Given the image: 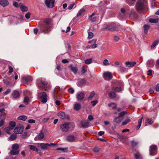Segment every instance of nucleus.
Masks as SVG:
<instances>
[{
	"label": "nucleus",
	"instance_id": "19",
	"mask_svg": "<svg viewBox=\"0 0 159 159\" xmlns=\"http://www.w3.org/2000/svg\"><path fill=\"white\" fill-rule=\"evenodd\" d=\"M12 95L13 97L15 98H18L20 96V94L18 91L15 90L12 93Z\"/></svg>",
	"mask_w": 159,
	"mask_h": 159
},
{
	"label": "nucleus",
	"instance_id": "14",
	"mask_svg": "<svg viewBox=\"0 0 159 159\" xmlns=\"http://www.w3.org/2000/svg\"><path fill=\"white\" fill-rule=\"evenodd\" d=\"M136 63V62L135 61L131 62L129 61H127L125 62V65L126 66L128 67H132Z\"/></svg>",
	"mask_w": 159,
	"mask_h": 159
},
{
	"label": "nucleus",
	"instance_id": "59",
	"mask_svg": "<svg viewBox=\"0 0 159 159\" xmlns=\"http://www.w3.org/2000/svg\"><path fill=\"white\" fill-rule=\"evenodd\" d=\"M30 12H28L25 15V17L26 19H28L30 17Z\"/></svg>",
	"mask_w": 159,
	"mask_h": 159
},
{
	"label": "nucleus",
	"instance_id": "53",
	"mask_svg": "<svg viewBox=\"0 0 159 159\" xmlns=\"http://www.w3.org/2000/svg\"><path fill=\"white\" fill-rule=\"evenodd\" d=\"M8 68H9L8 73L11 74L13 71V68L11 66H9Z\"/></svg>",
	"mask_w": 159,
	"mask_h": 159
},
{
	"label": "nucleus",
	"instance_id": "21",
	"mask_svg": "<svg viewBox=\"0 0 159 159\" xmlns=\"http://www.w3.org/2000/svg\"><path fill=\"white\" fill-rule=\"evenodd\" d=\"M95 15V13H93L90 16V20L92 22L95 21L97 19V17L96 16H94L93 17V16Z\"/></svg>",
	"mask_w": 159,
	"mask_h": 159
},
{
	"label": "nucleus",
	"instance_id": "11",
	"mask_svg": "<svg viewBox=\"0 0 159 159\" xmlns=\"http://www.w3.org/2000/svg\"><path fill=\"white\" fill-rule=\"evenodd\" d=\"M85 94L82 92L78 93L76 94V97L77 99L79 100H82L84 98Z\"/></svg>",
	"mask_w": 159,
	"mask_h": 159
},
{
	"label": "nucleus",
	"instance_id": "45",
	"mask_svg": "<svg viewBox=\"0 0 159 159\" xmlns=\"http://www.w3.org/2000/svg\"><path fill=\"white\" fill-rule=\"evenodd\" d=\"M100 150V148L97 147H95L93 149V152H98Z\"/></svg>",
	"mask_w": 159,
	"mask_h": 159
},
{
	"label": "nucleus",
	"instance_id": "64",
	"mask_svg": "<svg viewBox=\"0 0 159 159\" xmlns=\"http://www.w3.org/2000/svg\"><path fill=\"white\" fill-rule=\"evenodd\" d=\"M156 90L157 91L159 92V84H157L156 87Z\"/></svg>",
	"mask_w": 159,
	"mask_h": 159
},
{
	"label": "nucleus",
	"instance_id": "32",
	"mask_svg": "<svg viewBox=\"0 0 159 159\" xmlns=\"http://www.w3.org/2000/svg\"><path fill=\"white\" fill-rule=\"evenodd\" d=\"M85 11V10L84 8H82L78 12L77 16V17H78L81 15L82 14V13L84 12Z\"/></svg>",
	"mask_w": 159,
	"mask_h": 159
},
{
	"label": "nucleus",
	"instance_id": "48",
	"mask_svg": "<svg viewBox=\"0 0 159 159\" xmlns=\"http://www.w3.org/2000/svg\"><path fill=\"white\" fill-rule=\"evenodd\" d=\"M103 64V65L105 66L108 65L109 64L108 61L106 59L104 60Z\"/></svg>",
	"mask_w": 159,
	"mask_h": 159
},
{
	"label": "nucleus",
	"instance_id": "3",
	"mask_svg": "<svg viewBox=\"0 0 159 159\" xmlns=\"http://www.w3.org/2000/svg\"><path fill=\"white\" fill-rule=\"evenodd\" d=\"M146 4L147 2L146 0H138L135 6L136 10L138 11H142Z\"/></svg>",
	"mask_w": 159,
	"mask_h": 159
},
{
	"label": "nucleus",
	"instance_id": "46",
	"mask_svg": "<svg viewBox=\"0 0 159 159\" xmlns=\"http://www.w3.org/2000/svg\"><path fill=\"white\" fill-rule=\"evenodd\" d=\"M91 103L92 105L94 107L98 103V101L97 100L92 101L91 102Z\"/></svg>",
	"mask_w": 159,
	"mask_h": 159
},
{
	"label": "nucleus",
	"instance_id": "50",
	"mask_svg": "<svg viewBox=\"0 0 159 159\" xmlns=\"http://www.w3.org/2000/svg\"><path fill=\"white\" fill-rule=\"evenodd\" d=\"M29 99L28 97H25L24 100V102L27 104L29 102Z\"/></svg>",
	"mask_w": 159,
	"mask_h": 159
},
{
	"label": "nucleus",
	"instance_id": "29",
	"mask_svg": "<svg viewBox=\"0 0 159 159\" xmlns=\"http://www.w3.org/2000/svg\"><path fill=\"white\" fill-rule=\"evenodd\" d=\"M143 27L144 28V33L145 34H147L148 32V31L150 28V26L147 25H144Z\"/></svg>",
	"mask_w": 159,
	"mask_h": 159
},
{
	"label": "nucleus",
	"instance_id": "58",
	"mask_svg": "<svg viewBox=\"0 0 159 159\" xmlns=\"http://www.w3.org/2000/svg\"><path fill=\"white\" fill-rule=\"evenodd\" d=\"M13 5L15 7L17 8L18 7V4L16 2H13Z\"/></svg>",
	"mask_w": 159,
	"mask_h": 159
},
{
	"label": "nucleus",
	"instance_id": "47",
	"mask_svg": "<svg viewBox=\"0 0 159 159\" xmlns=\"http://www.w3.org/2000/svg\"><path fill=\"white\" fill-rule=\"evenodd\" d=\"M10 126L11 128H13L16 125V123L14 121H11L9 123Z\"/></svg>",
	"mask_w": 159,
	"mask_h": 159
},
{
	"label": "nucleus",
	"instance_id": "18",
	"mask_svg": "<svg viewBox=\"0 0 159 159\" xmlns=\"http://www.w3.org/2000/svg\"><path fill=\"white\" fill-rule=\"evenodd\" d=\"M131 121L129 117H126L125 120L122 122V125H125L128 124Z\"/></svg>",
	"mask_w": 159,
	"mask_h": 159
},
{
	"label": "nucleus",
	"instance_id": "23",
	"mask_svg": "<svg viewBox=\"0 0 159 159\" xmlns=\"http://www.w3.org/2000/svg\"><path fill=\"white\" fill-rule=\"evenodd\" d=\"M81 108V104L80 103H76L74 106V109L76 111H78Z\"/></svg>",
	"mask_w": 159,
	"mask_h": 159
},
{
	"label": "nucleus",
	"instance_id": "31",
	"mask_svg": "<svg viewBox=\"0 0 159 159\" xmlns=\"http://www.w3.org/2000/svg\"><path fill=\"white\" fill-rule=\"evenodd\" d=\"M27 117L25 116L22 115L18 117L17 119L19 120H21L25 121L27 119Z\"/></svg>",
	"mask_w": 159,
	"mask_h": 159
},
{
	"label": "nucleus",
	"instance_id": "34",
	"mask_svg": "<svg viewBox=\"0 0 159 159\" xmlns=\"http://www.w3.org/2000/svg\"><path fill=\"white\" fill-rule=\"evenodd\" d=\"M16 138V135L15 134H12L8 138L9 141H12L15 140Z\"/></svg>",
	"mask_w": 159,
	"mask_h": 159
},
{
	"label": "nucleus",
	"instance_id": "57",
	"mask_svg": "<svg viewBox=\"0 0 159 159\" xmlns=\"http://www.w3.org/2000/svg\"><path fill=\"white\" fill-rule=\"evenodd\" d=\"M121 90V88L120 87H116L115 88V91L117 92H119Z\"/></svg>",
	"mask_w": 159,
	"mask_h": 159
},
{
	"label": "nucleus",
	"instance_id": "55",
	"mask_svg": "<svg viewBox=\"0 0 159 159\" xmlns=\"http://www.w3.org/2000/svg\"><path fill=\"white\" fill-rule=\"evenodd\" d=\"M35 120L33 119H30L28 120V122L30 124H34L35 123Z\"/></svg>",
	"mask_w": 159,
	"mask_h": 159
},
{
	"label": "nucleus",
	"instance_id": "37",
	"mask_svg": "<svg viewBox=\"0 0 159 159\" xmlns=\"http://www.w3.org/2000/svg\"><path fill=\"white\" fill-rule=\"evenodd\" d=\"M143 118V117H142L141 118H140L138 120V125L137 128L138 129H139V128H140V127L141 126Z\"/></svg>",
	"mask_w": 159,
	"mask_h": 159
},
{
	"label": "nucleus",
	"instance_id": "1",
	"mask_svg": "<svg viewBox=\"0 0 159 159\" xmlns=\"http://www.w3.org/2000/svg\"><path fill=\"white\" fill-rule=\"evenodd\" d=\"M43 23L40 28V32L45 34L48 33L51 30L52 20L50 18H47L44 20Z\"/></svg>",
	"mask_w": 159,
	"mask_h": 159
},
{
	"label": "nucleus",
	"instance_id": "54",
	"mask_svg": "<svg viewBox=\"0 0 159 159\" xmlns=\"http://www.w3.org/2000/svg\"><path fill=\"white\" fill-rule=\"evenodd\" d=\"M87 69L85 68L84 66H82V68L81 72L83 73H85L87 71Z\"/></svg>",
	"mask_w": 159,
	"mask_h": 159
},
{
	"label": "nucleus",
	"instance_id": "51",
	"mask_svg": "<svg viewBox=\"0 0 159 159\" xmlns=\"http://www.w3.org/2000/svg\"><path fill=\"white\" fill-rule=\"evenodd\" d=\"M134 157L136 159H139L140 157V154L139 153L137 152L134 154Z\"/></svg>",
	"mask_w": 159,
	"mask_h": 159
},
{
	"label": "nucleus",
	"instance_id": "5",
	"mask_svg": "<svg viewBox=\"0 0 159 159\" xmlns=\"http://www.w3.org/2000/svg\"><path fill=\"white\" fill-rule=\"evenodd\" d=\"M38 97L40 98L41 102L43 103H45L47 102V95L45 92L38 93Z\"/></svg>",
	"mask_w": 159,
	"mask_h": 159
},
{
	"label": "nucleus",
	"instance_id": "28",
	"mask_svg": "<svg viewBox=\"0 0 159 159\" xmlns=\"http://www.w3.org/2000/svg\"><path fill=\"white\" fill-rule=\"evenodd\" d=\"M23 79L26 81L27 83H28L32 80V78L30 76H27L26 77H24Z\"/></svg>",
	"mask_w": 159,
	"mask_h": 159
},
{
	"label": "nucleus",
	"instance_id": "30",
	"mask_svg": "<svg viewBox=\"0 0 159 159\" xmlns=\"http://www.w3.org/2000/svg\"><path fill=\"white\" fill-rule=\"evenodd\" d=\"M44 134L43 133L42 131H41L40 133H39L38 135V138L39 139L41 140L44 137Z\"/></svg>",
	"mask_w": 159,
	"mask_h": 159
},
{
	"label": "nucleus",
	"instance_id": "26",
	"mask_svg": "<svg viewBox=\"0 0 159 159\" xmlns=\"http://www.w3.org/2000/svg\"><path fill=\"white\" fill-rule=\"evenodd\" d=\"M109 96L111 99L114 98L116 97V94L114 92L111 91L109 93Z\"/></svg>",
	"mask_w": 159,
	"mask_h": 159
},
{
	"label": "nucleus",
	"instance_id": "41",
	"mask_svg": "<svg viewBox=\"0 0 159 159\" xmlns=\"http://www.w3.org/2000/svg\"><path fill=\"white\" fill-rule=\"evenodd\" d=\"M95 95V93L94 92H91L89 97L88 98V99L89 100H91L94 97Z\"/></svg>",
	"mask_w": 159,
	"mask_h": 159
},
{
	"label": "nucleus",
	"instance_id": "4",
	"mask_svg": "<svg viewBox=\"0 0 159 159\" xmlns=\"http://www.w3.org/2000/svg\"><path fill=\"white\" fill-rule=\"evenodd\" d=\"M19 146L18 143H16L13 144L11 147L12 150L10 152V154L12 155L18 154L19 152Z\"/></svg>",
	"mask_w": 159,
	"mask_h": 159
},
{
	"label": "nucleus",
	"instance_id": "7",
	"mask_svg": "<svg viewBox=\"0 0 159 159\" xmlns=\"http://www.w3.org/2000/svg\"><path fill=\"white\" fill-rule=\"evenodd\" d=\"M69 123H66L61 125L60 126V129L62 131L67 132L68 131L69 129Z\"/></svg>",
	"mask_w": 159,
	"mask_h": 159
},
{
	"label": "nucleus",
	"instance_id": "60",
	"mask_svg": "<svg viewBox=\"0 0 159 159\" xmlns=\"http://www.w3.org/2000/svg\"><path fill=\"white\" fill-rule=\"evenodd\" d=\"M4 124V121L3 119H2L0 120V127L2 126Z\"/></svg>",
	"mask_w": 159,
	"mask_h": 159
},
{
	"label": "nucleus",
	"instance_id": "35",
	"mask_svg": "<svg viewBox=\"0 0 159 159\" xmlns=\"http://www.w3.org/2000/svg\"><path fill=\"white\" fill-rule=\"evenodd\" d=\"M13 129V128L8 127L6 128L5 131L7 134H10V131L12 130Z\"/></svg>",
	"mask_w": 159,
	"mask_h": 159
},
{
	"label": "nucleus",
	"instance_id": "10",
	"mask_svg": "<svg viewBox=\"0 0 159 159\" xmlns=\"http://www.w3.org/2000/svg\"><path fill=\"white\" fill-rule=\"evenodd\" d=\"M54 0H46L45 3L48 8H52L54 6Z\"/></svg>",
	"mask_w": 159,
	"mask_h": 159
},
{
	"label": "nucleus",
	"instance_id": "24",
	"mask_svg": "<svg viewBox=\"0 0 159 159\" xmlns=\"http://www.w3.org/2000/svg\"><path fill=\"white\" fill-rule=\"evenodd\" d=\"M29 147L31 150L35 152H37L39 150V149L36 146L33 145H30Z\"/></svg>",
	"mask_w": 159,
	"mask_h": 159
},
{
	"label": "nucleus",
	"instance_id": "2",
	"mask_svg": "<svg viewBox=\"0 0 159 159\" xmlns=\"http://www.w3.org/2000/svg\"><path fill=\"white\" fill-rule=\"evenodd\" d=\"M36 84L38 88L42 90L47 91L51 87L50 85L48 84V82L43 78L38 80L36 81Z\"/></svg>",
	"mask_w": 159,
	"mask_h": 159
},
{
	"label": "nucleus",
	"instance_id": "12",
	"mask_svg": "<svg viewBox=\"0 0 159 159\" xmlns=\"http://www.w3.org/2000/svg\"><path fill=\"white\" fill-rule=\"evenodd\" d=\"M23 128L21 127H16L14 130V132L16 134H21L23 131Z\"/></svg>",
	"mask_w": 159,
	"mask_h": 159
},
{
	"label": "nucleus",
	"instance_id": "8",
	"mask_svg": "<svg viewBox=\"0 0 159 159\" xmlns=\"http://www.w3.org/2000/svg\"><path fill=\"white\" fill-rule=\"evenodd\" d=\"M55 145H56V144L53 143H50V144L43 143H39L40 146L41 148L43 149H45L47 148L49 146H54Z\"/></svg>",
	"mask_w": 159,
	"mask_h": 159
},
{
	"label": "nucleus",
	"instance_id": "25",
	"mask_svg": "<svg viewBox=\"0 0 159 159\" xmlns=\"http://www.w3.org/2000/svg\"><path fill=\"white\" fill-rule=\"evenodd\" d=\"M75 138L74 136L72 135H70L67 138V140L69 142H72L75 140Z\"/></svg>",
	"mask_w": 159,
	"mask_h": 159
},
{
	"label": "nucleus",
	"instance_id": "52",
	"mask_svg": "<svg viewBox=\"0 0 159 159\" xmlns=\"http://www.w3.org/2000/svg\"><path fill=\"white\" fill-rule=\"evenodd\" d=\"M121 64V63H120L119 61H116L114 62V65H113L112 66L116 67L120 66V65Z\"/></svg>",
	"mask_w": 159,
	"mask_h": 159
},
{
	"label": "nucleus",
	"instance_id": "49",
	"mask_svg": "<svg viewBox=\"0 0 159 159\" xmlns=\"http://www.w3.org/2000/svg\"><path fill=\"white\" fill-rule=\"evenodd\" d=\"M146 122L147 123H148L150 125H151L153 122V121L152 120L149 119H147L146 120Z\"/></svg>",
	"mask_w": 159,
	"mask_h": 159
},
{
	"label": "nucleus",
	"instance_id": "61",
	"mask_svg": "<svg viewBox=\"0 0 159 159\" xmlns=\"http://www.w3.org/2000/svg\"><path fill=\"white\" fill-rule=\"evenodd\" d=\"M119 39V38L117 36H115L114 37V40L116 41H118Z\"/></svg>",
	"mask_w": 159,
	"mask_h": 159
},
{
	"label": "nucleus",
	"instance_id": "27",
	"mask_svg": "<svg viewBox=\"0 0 159 159\" xmlns=\"http://www.w3.org/2000/svg\"><path fill=\"white\" fill-rule=\"evenodd\" d=\"M159 21L158 18L152 19L150 18L149 20V21L151 23H157Z\"/></svg>",
	"mask_w": 159,
	"mask_h": 159
},
{
	"label": "nucleus",
	"instance_id": "13",
	"mask_svg": "<svg viewBox=\"0 0 159 159\" xmlns=\"http://www.w3.org/2000/svg\"><path fill=\"white\" fill-rule=\"evenodd\" d=\"M154 62L153 59L148 60L146 63L147 66L150 67L153 66H154Z\"/></svg>",
	"mask_w": 159,
	"mask_h": 159
},
{
	"label": "nucleus",
	"instance_id": "16",
	"mask_svg": "<svg viewBox=\"0 0 159 159\" xmlns=\"http://www.w3.org/2000/svg\"><path fill=\"white\" fill-rule=\"evenodd\" d=\"M9 2L7 0H0V4L2 7H4L8 5Z\"/></svg>",
	"mask_w": 159,
	"mask_h": 159
},
{
	"label": "nucleus",
	"instance_id": "42",
	"mask_svg": "<svg viewBox=\"0 0 159 159\" xmlns=\"http://www.w3.org/2000/svg\"><path fill=\"white\" fill-rule=\"evenodd\" d=\"M56 150H61L63 152H67L68 148H57Z\"/></svg>",
	"mask_w": 159,
	"mask_h": 159
},
{
	"label": "nucleus",
	"instance_id": "22",
	"mask_svg": "<svg viewBox=\"0 0 159 159\" xmlns=\"http://www.w3.org/2000/svg\"><path fill=\"white\" fill-rule=\"evenodd\" d=\"M70 68L71 71L75 74H76L78 71V69L77 67L71 65L70 66Z\"/></svg>",
	"mask_w": 159,
	"mask_h": 159
},
{
	"label": "nucleus",
	"instance_id": "38",
	"mask_svg": "<svg viewBox=\"0 0 159 159\" xmlns=\"http://www.w3.org/2000/svg\"><path fill=\"white\" fill-rule=\"evenodd\" d=\"M159 42V40H157V41L156 40L155 41H154L152 45H151V48L152 49H153L156 46V45Z\"/></svg>",
	"mask_w": 159,
	"mask_h": 159
},
{
	"label": "nucleus",
	"instance_id": "62",
	"mask_svg": "<svg viewBox=\"0 0 159 159\" xmlns=\"http://www.w3.org/2000/svg\"><path fill=\"white\" fill-rule=\"evenodd\" d=\"M131 143L132 146H135L137 144V143L135 141H134V140L132 141L131 142Z\"/></svg>",
	"mask_w": 159,
	"mask_h": 159
},
{
	"label": "nucleus",
	"instance_id": "44",
	"mask_svg": "<svg viewBox=\"0 0 159 159\" xmlns=\"http://www.w3.org/2000/svg\"><path fill=\"white\" fill-rule=\"evenodd\" d=\"M88 39H90L92 38L93 36V33L89 31L88 32Z\"/></svg>",
	"mask_w": 159,
	"mask_h": 159
},
{
	"label": "nucleus",
	"instance_id": "43",
	"mask_svg": "<svg viewBox=\"0 0 159 159\" xmlns=\"http://www.w3.org/2000/svg\"><path fill=\"white\" fill-rule=\"evenodd\" d=\"M127 113V112L125 111H123L120 113L119 114L118 116H119V117H120L122 119L123 118V117Z\"/></svg>",
	"mask_w": 159,
	"mask_h": 159
},
{
	"label": "nucleus",
	"instance_id": "20",
	"mask_svg": "<svg viewBox=\"0 0 159 159\" xmlns=\"http://www.w3.org/2000/svg\"><path fill=\"white\" fill-rule=\"evenodd\" d=\"M21 4L20 7L21 11L23 12H26L28 11V8L27 7L23 6L21 3H20Z\"/></svg>",
	"mask_w": 159,
	"mask_h": 159
},
{
	"label": "nucleus",
	"instance_id": "9",
	"mask_svg": "<svg viewBox=\"0 0 159 159\" xmlns=\"http://www.w3.org/2000/svg\"><path fill=\"white\" fill-rule=\"evenodd\" d=\"M104 79L107 80H110L112 77V76L111 73L106 72L103 74Z\"/></svg>",
	"mask_w": 159,
	"mask_h": 159
},
{
	"label": "nucleus",
	"instance_id": "17",
	"mask_svg": "<svg viewBox=\"0 0 159 159\" xmlns=\"http://www.w3.org/2000/svg\"><path fill=\"white\" fill-rule=\"evenodd\" d=\"M58 116L61 119H64L66 118V115L64 112L60 111L58 114Z\"/></svg>",
	"mask_w": 159,
	"mask_h": 159
},
{
	"label": "nucleus",
	"instance_id": "6",
	"mask_svg": "<svg viewBox=\"0 0 159 159\" xmlns=\"http://www.w3.org/2000/svg\"><path fill=\"white\" fill-rule=\"evenodd\" d=\"M157 147L156 145H153L150 148V154L151 156H154L157 153Z\"/></svg>",
	"mask_w": 159,
	"mask_h": 159
},
{
	"label": "nucleus",
	"instance_id": "33",
	"mask_svg": "<svg viewBox=\"0 0 159 159\" xmlns=\"http://www.w3.org/2000/svg\"><path fill=\"white\" fill-rule=\"evenodd\" d=\"M122 120V119L118 116L115 119L114 121L117 123H119Z\"/></svg>",
	"mask_w": 159,
	"mask_h": 159
},
{
	"label": "nucleus",
	"instance_id": "15",
	"mask_svg": "<svg viewBox=\"0 0 159 159\" xmlns=\"http://www.w3.org/2000/svg\"><path fill=\"white\" fill-rule=\"evenodd\" d=\"M81 124L82 127L86 128L89 126V123L87 120H84L81 121Z\"/></svg>",
	"mask_w": 159,
	"mask_h": 159
},
{
	"label": "nucleus",
	"instance_id": "56",
	"mask_svg": "<svg viewBox=\"0 0 159 159\" xmlns=\"http://www.w3.org/2000/svg\"><path fill=\"white\" fill-rule=\"evenodd\" d=\"M68 91L69 93L73 94L74 92V90L72 88H71L68 89Z\"/></svg>",
	"mask_w": 159,
	"mask_h": 159
},
{
	"label": "nucleus",
	"instance_id": "39",
	"mask_svg": "<svg viewBox=\"0 0 159 159\" xmlns=\"http://www.w3.org/2000/svg\"><path fill=\"white\" fill-rule=\"evenodd\" d=\"M120 71L121 73L126 72L127 71V70L125 67H122L120 69Z\"/></svg>",
	"mask_w": 159,
	"mask_h": 159
},
{
	"label": "nucleus",
	"instance_id": "40",
	"mask_svg": "<svg viewBox=\"0 0 159 159\" xmlns=\"http://www.w3.org/2000/svg\"><path fill=\"white\" fill-rule=\"evenodd\" d=\"M84 63L87 65H89L92 63V59L89 58L86 60L84 61Z\"/></svg>",
	"mask_w": 159,
	"mask_h": 159
},
{
	"label": "nucleus",
	"instance_id": "36",
	"mask_svg": "<svg viewBox=\"0 0 159 159\" xmlns=\"http://www.w3.org/2000/svg\"><path fill=\"white\" fill-rule=\"evenodd\" d=\"M108 105L109 107H111L113 109H115L116 107V104L114 103H111L110 104H108Z\"/></svg>",
	"mask_w": 159,
	"mask_h": 159
},
{
	"label": "nucleus",
	"instance_id": "63",
	"mask_svg": "<svg viewBox=\"0 0 159 159\" xmlns=\"http://www.w3.org/2000/svg\"><path fill=\"white\" fill-rule=\"evenodd\" d=\"M96 40L95 39H93L89 41L88 43H89L92 44L93 43H95L96 42Z\"/></svg>",
	"mask_w": 159,
	"mask_h": 159
}]
</instances>
